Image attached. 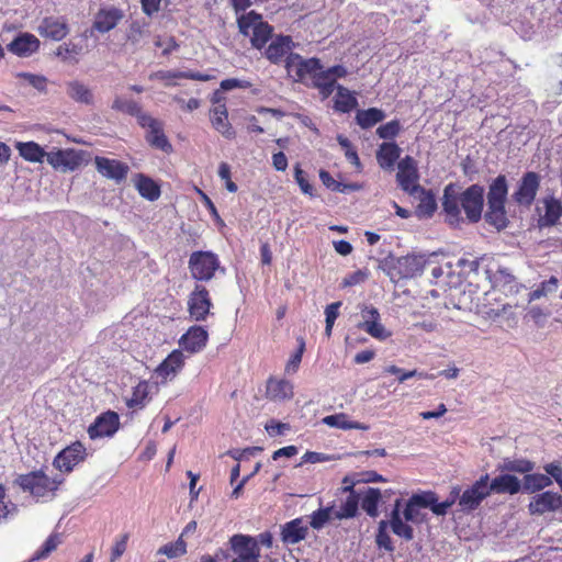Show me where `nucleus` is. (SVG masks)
Instances as JSON below:
<instances>
[{
    "mask_svg": "<svg viewBox=\"0 0 562 562\" xmlns=\"http://www.w3.org/2000/svg\"><path fill=\"white\" fill-rule=\"evenodd\" d=\"M484 205V188L472 184L462 192H458L454 183H449L443 190L442 210L446 222L451 227H460L464 222L461 210L464 211L469 223H477L482 217Z\"/></svg>",
    "mask_w": 562,
    "mask_h": 562,
    "instance_id": "f257e3e1",
    "label": "nucleus"
},
{
    "mask_svg": "<svg viewBox=\"0 0 562 562\" xmlns=\"http://www.w3.org/2000/svg\"><path fill=\"white\" fill-rule=\"evenodd\" d=\"M284 67L289 77L295 82H305L306 79H311L312 87L319 91L323 99L329 98L337 88L334 78L323 68L319 58L305 59L300 54H292L288 56Z\"/></svg>",
    "mask_w": 562,
    "mask_h": 562,
    "instance_id": "f03ea898",
    "label": "nucleus"
},
{
    "mask_svg": "<svg viewBox=\"0 0 562 562\" xmlns=\"http://www.w3.org/2000/svg\"><path fill=\"white\" fill-rule=\"evenodd\" d=\"M401 505L402 499L397 498L391 512L390 520H381L379 522V528L376 532V544L380 548H384L387 551L394 550L393 542L391 540L390 535L387 533L389 526L391 527L394 535L406 541H411L414 538L413 528L407 522H404L401 517Z\"/></svg>",
    "mask_w": 562,
    "mask_h": 562,
    "instance_id": "7ed1b4c3",
    "label": "nucleus"
},
{
    "mask_svg": "<svg viewBox=\"0 0 562 562\" xmlns=\"http://www.w3.org/2000/svg\"><path fill=\"white\" fill-rule=\"evenodd\" d=\"M239 32L249 36L251 45L257 49H262L269 40L272 38V26L262 20V16L255 11H250L237 19Z\"/></svg>",
    "mask_w": 562,
    "mask_h": 562,
    "instance_id": "20e7f679",
    "label": "nucleus"
},
{
    "mask_svg": "<svg viewBox=\"0 0 562 562\" xmlns=\"http://www.w3.org/2000/svg\"><path fill=\"white\" fill-rule=\"evenodd\" d=\"M221 267L218 256L212 251L198 250L190 255L188 268L192 279L199 282L212 280Z\"/></svg>",
    "mask_w": 562,
    "mask_h": 562,
    "instance_id": "39448f33",
    "label": "nucleus"
},
{
    "mask_svg": "<svg viewBox=\"0 0 562 562\" xmlns=\"http://www.w3.org/2000/svg\"><path fill=\"white\" fill-rule=\"evenodd\" d=\"M143 130L144 138L153 149L166 155L173 151L172 144L165 132V123L161 120L143 114Z\"/></svg>",
    "mask_w": 562,
    "mask_h": 562,
    "instance_id": "423d86ee",
    "label": "nucleus"
},
{
    "mask_svg": "<svg viewBox=\"0 0 562 562\" xmlns=\"http://www.w3.org/2000/svg\"><path fill=\"white\" fill-rule=\"evenodd\" d=\"M15 483L24 491L30 492L34 497H43L57 490L60 480L49 479L42 471H35L19 475Z\"/></svg>",
    "mask_w": 562,
    "mask_h": 562,
    "instance_id": "0eeeda50",
    "label": "nucleus"
},
{
    "mask_svg": "<svg viewBox=\"0 0 562 562\" xmlns=\"http://www.w3.org/2000/svg\"><path fill=\"white\" fill-rule=\"evenodd\" d=\"M213 302L209 290L203 284H195L188 296L187 310L191 321L205 322L212 313Z\"/></svg>",
    "mask_w": 562,
    "mask_h": 562,
    "instance_id": "6e6552de",
    "label": "nucleus"
},
{
    "mask_svg": "<svg viewBox=\"0 0 562 562\" xmlns=\"http://www.w3.org/2000/svg\"><path fill=\"white\" fill-rule=\"evenodd\" d=\"M396 181L398 187L409 195H417L422 190L417 161L412 156H405L397 164Z\"/></svg>",
    "mask_w": 562,
    "mask_h": 562,
    "instance_id": "1a4fd4ad",
    "label": "nucleus"
},
{
    "mask_svg": "<svg viewBox=\"0 0 562 562\" xmlns=\"http://www.w3.org/2000/svg\"><path fill=\"white\" fill-rule=\"evenodd\" d=\"M229 544L234 554L231 562H259L260 548L255 537L237 533L229 538Z\"/></svg>",
    "mask_w": 562,
    "mask_h": 562,
    "instance_id": "9d476101",
    "label": "nucleus"
},
{
    "mask_svg": "<svg viewBox=\"0 0 562 562\" xmlns=\"http://www.w3.org/2000/svg\"><path fill=\"white\" fill-rule=\"evenodd\" d=\"M490 475L486 473L481 475L471 486L465 488L463 493H459L458 504L460 509L465 513H471L479 508L481 503L490 496L487 483Z\"/></svg>",
    "mask_w": 562,
    "mask_h": 562,
    "instance_id": "9b49d317",
    "label": "nucleus"
},
{
    "mask_svg": "<svg viewBox=\"0 0 562 562\" xmlns=\"http://www.w3.org/2000/svg\"><path fill=\"white\" fill-rule=\"evenodd\" d=\"M211 102L213 108L210 110V121L213 128L221 133L225 138L233 139L236 133L228 121V112L225 104V98L220 91H215Z\"/></svg>",
    "mask_w": 562,
    "mask_h": 562,
    "instance_id": "f8f14e48",
    "label": "nucleus"
},
{
    "mask_svg": "<svg viewBox=\"0 0 562 562\" xmlns=\"http://www.w3.org/2000/svg\"><path fill=\"white\" fill-rule=\"evenodd\" d=\"M531 516H543L562 509V495L553 491L535 494L527 506Z\"/></svg>",
    "mask_w": 562,
    "mask_h": 562,
    "instance_id": "ddd939ff",
    "label": "nucleus"
},
{
    "mask_svg": "<svg viewBox=\"0 0 562 562\" xmlns=\"http://www.w3.org/2000/svg\"><path fill=\"white\" fill-rule=\"evenodd\" d=\"M539 188L540 176L535 171H528L521 177L512 198L518 205L529 207L533 203Z\"/></svg>",
    "mask_w": 562,
    "mask_h": 562,
    "instance_id": "4468645a",
    "label": "nucleus"
},
{
    "mask_svg": "<svg viewBox=\"0 0 562 562\" xmlns=\"http://www.w3.org/2000/svg\"><path fill=\"white\" fill-rule=\"evenodd\" d=\"M184 366V356L181 350H173L168 357L155 369L154 378L156 383H166L176 378Z\"/></svg>",
    "mask_w": 562,
    "mask_h": 562,
    "instance_id": "2eb2a0df",
    "label": "nucleus"
},
{
    "mask_svg": "<svg viewBox=\"0 0 562 562\" xmlns=\"http://www.w3.org/2000/svg\"><path fill=\"white\" fill-rule=\"evenodd\" d=\"M86 448L80 441H76L60 451L55 460L54 465L64 472H71L72 469L85 460Z\"/></svg>",
    "mask_w": 562,
    "mask_h": 562,
    "instance_id": "dca6fc26",
    "label": "nucleus"
},
{
    "mask_svg": "<svg viewBox=\"0 0 562 562\" xmlns=\"http://www.w3.org/2000/svg\"><path fill=\"white\" fill-rule=\"evenodd\" d=\"M119 415L112 411H108L99 415L93 424L88 428L91 439L111 437L119 429Z\"/></svg>",
    "mask_w": 562,
    "mask_h": 562,
    "instance_id": "f3484780",
    "label": "nucleus"
},
{
    "mask_svg": "<svg viewBox=\"0 0 562 562\" xmlns=\"http://www.w3.org/2000/svg\"><path fill=\"white\" fill-rule=\"evenodd\" d=\"M122 18V11L116 8L111 7L101 9L94 16L91 30L85 32L83 40H87L88 36H92L93 31H98L100 33L111 31L117 25Z\"/></svg>",
    "mask_w": 562,
    "mask_h": 562,
    "instance_id": "a211bd4d",
    "label": "nucleus"
},
{
    "mask_svg": "<svg viewBox=\"0 0 562 562\" xmlns=\"http://www.w3.org/2000/svg\"><path fill=\"white\" fill-rule=\"evenodd\" d=\"M293 47L294 43L291 36L278 35L267 46L265 56L270 63L280 64L283 60L285 61L289 55L293 54L291 52Z\"/></svg>",
    "mask_w": 562,
    "mask_h": 562,
    "instance_id": "6ab92c4d",
    "label": "nucleus"
},
{
    "mask_svg": "<svg viewBox=\"0 0 562 562\" xmlns=\"http://www.w3.org/2000/svg\"><path fill=\"white\" fill-rule=\"evenodd\" d=\"M47 162L60 171H74L81 164V156L72 149H59L57 151L47 153Z\"/></svg>",
    "mask_w": 562,
    "mask_h": 562,
    "instance_id": "aec40b11",
    "label": "nucleus"
},
{
    "mask_svg": "<svg viewBox=\"0 0 562 562\" xmlns=\"http://www.w3.org/2000/svg\"><path fill=\"white\" fill-rule=\"evenodd\" d=\"M214 76L202 74L199 71H180V70H159L150 75V79H157L165 83V86H176L175 79H191L196 81H210Z\"/></svg>",
    "mask_w": 562,
    "mask_h": 562,
    "instance_id": "412c9836",
    "label": "nucleus"
},
{
    "mask_svg": "<svg viewBox=\"0 0 562 562\" xmlns=\"http://www.w3.org/2000/svg\"><path fill=\"white\" fill-rule=\"evenodd\" d=\"M209 340L207 330L202 326H191L180 339V345L191 353L202 350Z\"/></svg>",
    "mask_w": 562,
    "mask_h": 562,
    "instance_id": "4be33fe9",
    "label": "nucleus"
},
{
    "mask_svg": "<svg viewBox=\"0 0 562 562\" xmlns=\"http://www.w3.org/2000/svg\"><path fill=\"white\" fill-rule=\"evenodd\" d=\"M544 214L540 215L537 225L539 228L555 226L562 217V202L554 196L543 199Z\"/></svg>",
    "mask_w": 562,
    "mask_h": 562,
    "instance_id": "5701e85b",
    "label": "nucleus"
},
{
    "mask_svg": "<svg viewBox=\"0 0 562 562\" xmlns=\"http://www.w3.org/2000/svg\"><path fill=\"white\" fill-rule=\"evenodd\" d=\"M38 33L54 41L63 40L69 32L66 21L61 18H45L37 27Z\"/></svg>",
    "mask_w": 562,
    "mask_h": 562,
    "instance_id": "b1692460",
    "label": "nucleus"
},
{
    "mask_svg": "<svg viewBox=\"0 0 562 562\" xmlns=\"http://www.w3.org/2000/svg\"><path fill=\"white\" fill-rule=\"evenodd\" d=\"M490 495L496 494H510L515 495L521 490V483L519 479L513 474L504 473L494 477L487 483Z\"/></svg>",
    "mask_w": 562,
    "mask_h": 562,
    "instance_id": "393cba45",
    "label": "nucleus"
},
{
    "mask_svg": "<svg viewBox=\"0 0 562 562\" xmlns=\"http://www.w3.org/2000/svg\"><path fill=\"white\" fill-rule=\"evenodd\" d=\"M95 168L105 178L120 182L123 180L128 171L127 166L115 160L105 157H95Z\"/></svg>",
    "mask_w": 562,
    "mask_h": 562,
    "instance_id": "a878e982",
    "label": "nucleus"
},
{
    "mask_svg": "<svg viewBox=\"0 0 562 562\" xmlns=\"http://www.w3.org/2000/svg\"><path fill=\"white\" fill-rule=\"evenodd\" d=\"M40 48L38 38L31 33H22L9 45L8 49L19 57H29Z\"/></svg>",
    "mask_w": 562,
    "mask_h": 562,
    "instance_id": "bb28decb",
    "label": "nucleus"
},
{
    "mask_svg": "<svg viewBox=\"0 0 562 562\" xmlns=\"http://www.w3.org/2000/svg\"><path fill=\"white\" fill-rule=\"evenodd\" d=\"M402 149L395 142H383L376 150V161L384 170L393 169L401 156Z\"/></svg>",
    "mask_w": 562,
    "mask_h": 562,
    "instance_id": "cd10ccee",
    "label": "nucleus"
},
{
    "mask_svg": "<svg viewBox=\"0 0 562 562\" xmlns=\"http://www.w3.org/2000/svg\"><path fill=\"white\" fill-rule=\"evenodd\" d=\"M267 397L272 401L290 400L293 396V385L284 379L269 378L266 386Z\"/></svg>",
    "mask_w": 562,
    "mask_h": 562,
    "instance_id": "c85d7f7f",
    "label": "nucleus"
},
{
    "mask_svg": "<svg viewBox=\"0 0 562 562\" xmlns=\"http://www.w3.org/2000/svg\"><path fill=\"white\" fill-rule=\"evenodd\" d=\"M401 272L405 278H414L423 273L427 258L424 255H407L398 260Z\"/></svg>",
    "mask_w": 562,
    "mask_h": 562,
    "instance_id": "c756f323",
    "label": "nucleus"
},
{
    "mask_svg": "<svg viewBox=\"0 0 562 562\" xmlns=\"http://www.w3.org/2000/svg\"><path fill=\"white\" fill-rule=\"evenodd\" d=\"M485 222L497 231L505 229L508 224L505 203H487V210L484 214Z\"/></svg>",
    "mask_w": 562,
    "mask_h": 562,
    "instance_id": "7c9ffc66",
    "label": "nucleus"
},
{
    "mask_svg": "<svg viewBox=\"0 0 562 562\" xmlns=\"http://www.w3.org/2000/svg\"><path fill=\"white\" fill-rule=\"evenodd\" d=\"M307 535V527L303 526L300 518L286 522L282 527L281 539L284 543H297L305 539Z\"/></svg>",
    "mask_w": 562,
    "mask_h": 562,
    "instance_id": "2f4dec72",
    "label": "nucleus"
},
{
    "mask_svg": "<svg viewBox=\"0 0 562 562\" xmlns=\"http://www.w3.org/2000/svg\"><path fill=\"white\" fill-rule=\"evenodd\" d=\"M337 93L334 99V108L340 113H349L358 106V100L353 92L341 85H337Z\"/></svg>",
    "mask_w": 562,
    "mask_h": 562,
    "instance_id": "473e14b6",
    "label": "nucleus"
},
{
    "mask_svg": "<svg viewBox=\"0 0 562 562\" xmlns=\"http://www.w3.org/2000/svg\"><path fill=\"white\" fill-rule=\"evenodd\" d=\"M552 485V480L547 474L529 472L522 479L521 488L527 493H541Z\"/></svg>",
    "mask_w": 562,
    "mask_h": 562,
    "instance_id": "72a5a7b5",
    "label": "nucleus"
},
{
    "mask_svg": "<svg viewBox=\"0 0 562 562\" xmlns=\"http://www.w3.org/2000/svg\"><path fill=\"white\" fill-rule=\"evenodd\" d=\"M385 117V113L383 110L378 108H369L367 110H358L356 113V123L362 130H369L382 122Z\"/></svg>",
    "mask_w": 562,
    "mask_h": 562,
    "instance_id": "f704fd0d",
    "label": "nucleus"
},
{
    "mask_svg": "<svg viewBox=\"0 0 562 562\" xmlns=\"http://www.w3.org/2000/svg\"><path fill=\"white\" fill-rule=\"evenodd\" d=\"M417 194L419 203L416 207V215L418 217H431L437 210L435 194L430 190H426L424 187H422V190H418Z\"/></svg>",
    "mask_w": 562,
    "mask_h": 562,
    "instance_id": "c9c22d12",
    "label": "nucleus"
},
{
    "mask_svg": "<svg viewBox=\"0 0 562 562\" xmlns=\"http://www.w3.org/2000/svg\"><path fill=\"white\" fill-rule=\"evenodd\" d=\"M507 194V179L504 175H499L488 186L487 203H506Z\"/></svg>",
    "mask_w": 562,
    "mask_h": 562,
    "instance_id": "e433bc0d",
    "label": "nucleus"
},
{
    "mask_svg": "<svg viewBox=\"0 0 562 562\" xmlns=\"http://www.w3.org/2000/svg\"><path fill=\"white\" fill-rule=\"evenodd\" d=\"M21 157L31 162H42L47 153L35 142L16 143Z\"/></svg>",
    "mask_w": 562,
    "mask_h": 562,
    "instance_id": "4c0bfd02",
    "label": "nucleus"
},
{
    "mask_svg": "<svg viewBox=\"0 0 562 562\" xmlns=\"http://www.w3.org/2000/svg\"><path fill=\"white\" fill-rule=\"evenodd\" d=\"M502 472L507 473H520L528 474L535 469V463L528 459H505L502 464L498 465Z\"/></svg>",
    "mask_w": 562,
    "mask_h": 562,
    "instance_id": "58836bf2",
    "label": "nucleus"
},
{
    "mask_svg": "<svg viewBox=\"0 0 562 562\" xmlns=\"http://www.w3.org/2000/svg\"><path fill=\"white\" fill-rule=\"evenodd\" d=\"M380 499V491L378 488L369 487L361 499V507L370 517L374 518L379 515L378 505Z\"/></svg>",
    "mask_w": 562,
    "mask_h": 562,
    "instance_id": "ea45409f",
    "label": "nucleus"
},
{
    "mask_svg": "<svg viewBox=\"0 0 562 562\" xmlns=\"http://www.w3.org/2000/svg\"><path fill=\"white\" fill-rule=\"evenodd\" d=\"M68 95L77 102L89 104L92 101L91 91L79 81H71L67 85Z\"/></svg>",
    "mask_w": 562,
    "mask_h": 562,
    "instance_id": "a19ab883",
    "label": "nucleus"
},
{
    "mask_svg": "<svg viewBox=\"0 0 562 562\" xmlns=\"http://www.w3.org/2000/svg\"><path fill=\"white\" fill-rule=\"evenodd\" d=\"M83 45L69 41L58 46L56 55L63 60H75L83 53Z\"/></svg>",
    "mask_w": 562,
    "mask_h": 562,
    "instance_id": "79ce46f5",
    "label": "nucleus"
},
{
    "mask_svg": "<svg viewBox=\"0 0 562 562\" xmlns=\"http://www.w3.org/2000/svg\"><path fill=\"white\" fill-rule=\"evenodd\" d=\"M461 492L460 486H453L450 491L448 498L443 502H438V497H435V502L431 506V512L437 516H443L448 509L457 502L459 493Z\"/></svg>",
    "mask_w": 562,
    "mask_h": 562,
    "instance_id": "37998d69",
    "label": "nucleus"
},
{
    "mask_svg": "<svg viewBox=\"0 0 562 562\" xmlns=\"http://www.w3.org/2000/svg\"><path fill=\"white\" fill-rule=\"evenodd\" d=\"M359 496L356 493L349 494L337 512V518H352L357 515Z\"/></svg>",
    "mask_w": 562,
    "mask_h": 562,
    "instance_id": "c03bdc74",
    "label": "nucleus"
},
{
    "mask_svg": "<svg viewBox=\"0 0 562 562\" xmlns=\"http://www.w3.org/2000/svg\"><path fill=\"white\" fill-rule=\"evenodd\" d=\"M359 328L366 330L373 338L383 340L391 336L380 323V321H363L359 324Z\"/></svg>",
    "mask_w": 562,
    "mask_h": 562,
    "instance_id": "a18cd8bd",
    "label": "nucleus"
},
{
    "mask_svg": "<svg viewBox=\"0 0 562 562\" xmlns=\"http://www.w3.org/2000/svg\"><path fill=\"white\" fill-rule=\"evenodd\" d=\"M161 194L160 183L143 175V199L157 201Z\"/></svg>",
    "mask_w": 562,
    "mask_h": 562,
    "instance_id": "49530a36",
    "label": "nucleus"
},
{
    "mask_svg": "<svg viewBox=\"0 0 562 562\" xmlns=\"http://www.w3.org/2000/svg\"><path fill=\"white\" fill-rule=\"evenodd\" d=\"M159 552L166 554L170 559L182 557L183 554H186L187 543L182 539V535L175 542L167 543L162 548H160Z\"/></svg>",
    "mask_w": 562,
    "mask_h": 562,
    "instance_id": "de8ad7c7",
    "label": "nucleus"
},
{
    "mask_svg": "<svg viewBox=\"0 0 562 562\" xmlns=\"http://www.w3.org/2000/svg\"><path fill=\"white\" fill-rule=\"evenodd\" d=\"M341 305H342V303L340 301H337V302L328 304L325 308V317H326L325 318V323H326L325 335L328 338L331 336L333 327H334L335 321L339 316V308Z\"/></svg>",
    "mask_w": 562,
    "mask_h": 562,
    "instance_id": "09e8293b",
    "label": "nucleus"
},
{
    "mask_svg": "<svg viewBox=\"0 0 562 562\" xmlns=\"http://www.w3.org/2000/svg\"><path fill=\"white\" fill-rule=\"evenodd\" d=\"M297 349L295 352L290 357L285 364V372L286 373H295L300 367V363L302 361L303 353L305 351V340L303 337L297 338Z\"/></svg>",
    "mask_w": 562,
    "mask_h": 562,
    "instance_id": "8fccbe9b",
    "label": "nucleus"
},
{
    "mask_svg": "<svg viewBox=\"0 0 562 562\" xmlns=\"http://www.w3.org/2000/svg\"><path fill=\"white\" fill-rule=\"evenodd\" d=\"M345 415H329L324 418V423L331 427H339L342 429H367V426H363L359 423H347L344 420Z\"/></svg>",
    "mask_w": 562,
    "mask_h": 562,
    "instance_id": "3c124183",
    "label": "nucleus"
},
{
    "mask_svg": "<svg viewBox=\"0 0 562 562\" xmlns=\"http://www.w3.org/2000/svg\"><path fill=\"white\" fill-rule=\"evenodd\" d=\"M401 132V123L398 120H392L376 128V135L382 139H393Z\"/></svg>",
    "mask_w": 562,
    "mask_h": 562,
    "instance_id": "603ef678",
    "label": "nucleus"
},
{
    "mask_svg": "<svg viewBox=\"0 0 562 562\" xmlns=\"http://www.w3.org/2000/svg\"><path fill=\"white\" fill-rule=\"evenodd\" d=\"M60 537L57 533L50 535L42 546V548L34 554V560L37 562L41 559H45L48 557L50 552H53L58 544L60 543Z\"/></svg>",
    "mask_w": 562,
    "mask_h": 562,
    "instance_id": "864d4df0",
    "label": "nucleus"
},
{
    "mask_svg": "<svg viewBox=\"0 0 562 562\" xmlns=\"http://www.w3.org/2000/svg\"><path fill=\"white\" fill-rule=\"evenodd\" d=\"M113 108L122 112L128 113L140 120V110L136 102L127 100L126 98L119 97L113 103Z\"/></svg>",
    "mask_w": 562,
    "mask_h": 562,
    "instance_id": "5fc2aeb1",
    "label": "nucleus"
},
{
    "mask_svg": "<svg viewBox=\"0 0 562 562\" xmlns=\"http://www.w3.org/2000/svg\"><path fill=\"white\" fill-rule=\"evenodd\" d=\"M4 498L5 490L3 485L0 484V524L14 516L18 512L16 505L11 502L4 503Z\"/></svg>",
    "mask_w": 562,
    "mask_h": 562,
    "instance_id": "6e6d98bb",
    "label": "nucleus"
},
{
    "mask_svg": "<svg viewBox=\"0 0 562 562\" xmlns=\"http://www.w3.org/2000/svg\"><path fill=\"white\" fill-rule=\"evenodd\" d=\"M385 372L397 375L398 382L403 383L404 381L414 378L419 376L422 379L429 378L427 374L417 372V370H411V371H404L403 369L392 364L385 368Z\"/></svg>",
    "mask_w": 562,
    "mask_h": 562,
    "instance_id": "4d7b16f0",
    "label": "nucleus"
},
{
    "mask_svg": "<svg viewBox=\"0 0 562 562\" xmlns=\"http://www.w3.org/2000/svg\"><path fill=\"white\" fill-rule=\"evenodd\" d=\"M331 509L321 508L315 510L311 516V527L314 529H321L326 522L330 520Z\"/></svg>",
    "mask_w": 562,
    "mask_h": 562,
    "instance_id": "13d9d810",
    "label": "nucleus"
},
{
    "mask_svg": "<svg viewBox=\"0 0 562 562\" xmlns=\"http://www.w3.org/2000/svg\"><path fill=\"white\" fill-rule=\"evenodd\" d=\"M294 178L303 193L308 194L311 196L314 195V188L308 182L307 176L305 171L301 169L300 165H296L294 168Z\"/></svg>",
    "mask_w": 562,
    "mask_h": 562,
    "instance_id": "bf43d9fd",
    "label": "nucleus"
},
{
    "mask_svg": "<svg viewBox=\"0 0 562 562\" xmlns=\"http://www.w3.org/2000/svg\"><path fill=\"white\" fill-rule=\"evenodd\" d=\"M436 493L435 492H424L422 494H414L409 501L417 505L419 508H430L435 502Z\"/></svg>",
    "mask_w": 562,
    "mask_h": 562,
    "instance_id": "052dcab7",
    "label": "nucleus"
},
{
    "mask_svg": "<svg viewBox=\"0 0 562 562\" xmlns=\"http://www.w3.org/2000/svg\"><path fill=\"white\" fill-rule=\"evenodd\" d=\"M127 541H128V533L121 535L120 538L115 541L111 557L110 562H115L119 560L123 553L126 551L127 548Z\"/></svg>",
    "mask_w": 562,
    "mask_h": 562,
    "instance_id": "680f3d73",
    "label": "nucleus"
},
{
    "mask_svg": "<svg viewBox=\"0 0 562 562\" xmlns=\"http://www.w3.org/2000/svg\"><path fill=\"white\" fill-rule=\"evenodd\" d=\"M403 516L406 521L419 524L423 521L419 507L413 504L409 499L407 501L403 510Z\"/></svg>",
    "mask_w": 562,
    "mask_h": 562,
    "instance_id": "e2e57ef3",
    "label": "nucleus"
},
{
    "mask_svg": "<svg viewBox=\"0 0 562 562\" xmlns=\"http://www.w3.org/2000/svg\"><path fill=\"white\" fill-rule=\"evenodd\" d=\"M18 77L24 78L29 85L34 87L38 91H44L46 89V78L38 75H33L29 72H20Z\"/></svg>",
    "mask_w": 562,
    "mask_h": 562,
    "instance_id": "0e129e2a",
    "label": "nucleus"
},
{
    "mask_svg": "<svg viewBox=\"0 0 562 562\" xmlns=\"http://www.w3.org/2000/svg\"><path fill=\"white\" fill-rule=\"evenodd\" d=\"M155 46L162 49V55H169L171 52L178 49L179 44L176 42L175 37L169 36L167 38L157 37Z\"/></svg>",
    "mask_w": 562,
    "mask_h": 562,
    "instance_id": "69168bd1",
    "label": "nucleus"
},
{
    "mask_svg": "<svg viewBox=\"0 0 562 562\" xmlns=\"http://www.w3.org/2000/svg\"><path fill=\"white\" fill-rule=\"evenodd\" d=\"M548 476L553 479L558 485L562 484V467L557 462L548 463L543 467Z\"/></svg>",
    "mask_w": 562,
    "mask_h": 562,
    "instance_id": "338daca9",
    "label": "nucleus"
},
{
    "mask_svg": "<svg viewBox=\"0 0 562 562\" xmlns=\"http://www.w3.org/2000/svg\"><path fill=\"white\" fill-rule=\"evenodd\" d=\"M548 476L553 479L558 485L562 484V467L557 462L548 463L543 467Z\"/></svg>",
    "mask_w": 562,
    "mask_h": 562,
    "instance_id": "774afa93",
    "label": "nucleus"
}]
</instances>
